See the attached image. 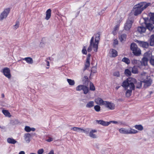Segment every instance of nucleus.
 Here are the masks:
<instances>
[{"mask_svg":"<svg viewBox=\"0 0 154 154\" xmlns=\"http://www.w3.org/2000/svg\"><path fill=\"white\" fill-rule=\"evenodd\" d=\"M135 82V79L132 78H129L125 80L122 83V86L126 90V96L127 97H130L132 90H134V83Z\"/></svg>","mask_w":154,"mask_h":154,"instance_id":"obj_1","label":"nucleus"},{"mask_svg":"<svg viewBox=\"0 0 154 154\" xmlns=\"http://www.w3.org/2000/svg\"><path fill=\"white\" fill-rule=\"evenodd\" d=\"M151 5L150 3L143 2L135 5L133 8L134 15L137 16L141 14L144 10L148 6H150Z\"/></svg>","mask_w":154,"mask_h":154,"instance_id":"obj_2","label":"nucleus"},{"mask_svg":"<svg viewBox=\"0 0 154 154\" xmlns=\"http://www.w3.org/2000/svg\"><path fill=\"white\" fill-rule=\"evenodd\" d=\"M98 44L94 42V37H92L90 40V44L88 47L87 51L88 52H90L92 50H93L94 52L97 51L98 48Z\"/></svg>","mask_w":154,"mask_h":154,"instance_id":"obj_3","label":"nucleus"},{"mask_svg":"<svg viewBox=\"0 0 154 154\" xmlns=\"http://www.w3.org/2000/svg\"><path fill=\"white\" fill-rule=\"evenodd\" d=\"M119 132L122 134H136L138 133V131L130 128L129 129L124 128H121L119 130Z\"/></svg>","mask_w":154,"mask_h":154,"instance_id":"obj_4","label":"nucleus"},{"mask_svg":"<svg viewBox=\"0 0 154 154\" xmlns=\"http://www.w3.org/2000/svg\"><path fill=\"white\" fill-rule=\"evenodd\" d=\"M131 49L133 51L134 54L135 55L139 56L141 54V50L139 48H138L137 45L135 43L131 44Z\"/></svg>","mask_w":154,"mask_h":154,"instance_id":"obj_5","label":"nucleus"},{"mask_svg":"<svg viewBox=\"0 0 154 154\" xmlns=\"http://www.w3.org/2000/svg\"><path fill=\"white\" fill-rule=\"evenodd\" d=\"M152 57V54L151 53L146 52L144 54V57L142 58V61L140 62V63L142 65L145 66L147 64V61L149 59Z\"/></svg>","mask_w":154,"mask_h":154,"instance_id":"obj_6","label":"nucleus"},{"mask_svg":"<svg viewBox=\"0 0 154 154\" xmlns=\"http://www.w3.org/2000/svg\"><path fill=\"white\" fill-rule=\"evenodd\" d=\"M133 21H134L131 18H128L125 24V29L127 31L129 30L131 27Z\"/></svg>","mask_w":154,"mask_h":154,"instance_id":"obj_7","label":"nucleus"},{"mask_svg":"<svg viewBox=\"0 0 154 154\" xmlns=\"http://www.w3.org/2000/svg\"><path fill=\"white\" fill-rule=\"evenodd\" d=\"M10 9L9 8L5 9L0 15V19L2 20L6 18L9 14Z\"/></svg>","mask_w":154,"mask_h":154,"instance_id":"obj_8","label":"nucleus"},{"mask_svg":"<svg viewBox=\"0 0 154 154\" xmlns=\"http://www.w3.org/2000/svg\"><path fill=\"white\" fill-rule=\"evenodd\" d=\"M104 106L109 109L113 110L115 108V105L112 102L108 101H105L104 103Z\"/></svg>","mask_w":154,"mask_h":154,"instance_id":"obj_9","label":"nucleus"},{"mask_svg":"<svg viewBox=\"0 0 154 154\" xmlns=\"http://www.w3.org/2000/svg\"><path fill=\"white\" fill-rule=\"evenodd\" d=\"M2 72L4 75L8 78L10 79L11 78L10 70L9 68L5 67L2 69Z\"/></svg>","mask_w":154,"mask_h":154,"instance_id":"obj_10","label":"nucleus"},{"mask_svg":"<svg viewBox=\"0 0 154 154\" xmlns=\"http://www.w3.org/2000/svg\"><path fill=\"white\" fill-rule=\"evenodd\" d=\"M71 129L72 130L76 131L77 132H83L86 134H87L88 133V132L89 131L90 129L88 128L85 130L79 128L74 127L72 128Z\"/></svg>","mask_w":154,"mask_h":154,"instance_id":"obj_11","label":"nucleus"},{"mask_svg":"<svg viewBox=\"0 0 154 154\" xmlns=\"http://www.w3.org/2000/svg\"><path fill=\"white\" fill-rule=\"evenodd\" d=\"M91 55L89 54L86 59V62L85 63V67L84 68V70H85L88 67H89L90 65Z\"/></svg>","mask_w":154,"mask_h":154,"instance_id":"obj_12","label":"nucleus"},{"mask_svg":"<svg viewBox=\"0 0 154 154\" xmlns=\"http://www.w3.org/2000/svg\"><path fill=\"white\" fill-rule=\"evenodd\" d=\"M95 102L96 103L99 105H104V103L105 101H104L101 98L97 97L95 99Z\"/></svg>","mask_w":154,"mask_h":154,"instance_id":"obj_13","label":"nucleus"},{"mask_svg":"<svg viewBox=\"0 0 154 154\" xmlns=\"http://www.w3.org/2000/svg\"><path fill=\"white\" fill-rule=\"evenodd\" d=\"M97 132L96 130L94 129L91 130L89 133V136L91 138H96L97 137V135L95 134Z\"/></svg>","mask_w":154,"mask_h":154,"instance_id":"obj_14","label":"nucleus"},{"mask_svg":"<svg viewBox=\"0 0 154 154\" xmlns=\"http://www.w3.org/2000/svg\"><path fill=\"white\" fill-rule=\"evenodd\" d=\"M146 30V27L143 26L142 25L139 26L137 28V31L140 34H142L144 33Z\"/></svg>","mask_w":154,"mask_h":154,"instance_id":"obj_15","label":"nucleus"},{"mask_svg":"<svg viewBox=\"0 0 154 154\" xmlns=\"http://www.w3.org/2000/svg\"><path fill=\"white\" fill-rule=\"evenodd\" d=\"M31 135L29 133H26L24 134V138L25 141L27 143H29L30 141Z\"/></svg>","mask_w":154,"mask_h":154,"instance_id":"obj_16","label":"nucleus"},{"mask_svg":"<svg viewBox=\"0 0 154 154\" xmlns=\"http://www.w3.org/2000/svg\"><path fill=\"white\" fill-rule=\"evenodd\" d=\"M97 122L104 126H108L110 124V122H105L103 120H97Z\"/></svg>","mask_w":154,"mask_h":154,"instance_id":"obj_17","label":"nucleus"},{"mask_svg":"<svg viewBox=\"0 0 154 154\" xmlns=\"http://www.w3.org/2000/svg\"><path fill=\"white\" fill-rule=\"evenodd\" d=\"M51 10L50 9H48L46 12V17L45 19L48 20L50 18L51 15Z\"/></svg>","mask_w":154,"mask_h":154,"instance_id":"obj_18","label":"nucleus"},{"mask_svg":"<svg viewBox=\"0 0 154 154\" xmlns=\"http://www.w3.org/2000/svg\"><path fill=\"white\" fill-rule=\"evenodd\" d=\"M110 56L112 57H115L117 55V52L116 50L113 49H111L110 51Z\"/></svg>","mask_w":154,"mask_h":154,"instance_id":"obj_19","label":"nucleus"},{"mask_svg":"<svg viewBox=\"0 0 154 154\" xmlns=\"http://www.w3.org/2000/svg\"><path fill=\"white\" fill-rule=\"evenodd\" d=\"M146 27L149 31H152L154 28V26L151 23H147L146 24Z\"/></svg>","mask_w":154,"mask_h":154,"instance_id":"obj_20","label":"nucleus"},{"mask_svg":"<svg viewBox=\"0 0 154 154\" xmlns=\"http://www.w3.org/2000/svg\"><path fill=\"white\" fill-rule=\"evenodd\" d=\"M139 43L140 46L144 48H147L149 45V43L146 42L140 41Z\"/></svg>","mask_w":154,"mask_h":154,"instance_id":"obj_21","label":"nucleus"},{"mask_svg":"<svg viewBox=\"0 0 154 154\" xmlns=\"http://www.w3.org/2000/svg\"><path fill=\"white\" fill-rule=\"evenodd\" d=\"M148 77H149L148 76L146 73L144 72L141 73V78L143 81L147 79H148Z\"/></svg>","mask_w":154,"mask_h":154,"instance_id":"obj_22","label":"nucleus"},{"mask_svg":"<svg viewBox=\"0 0 154 154\" xmlns=\"http://www.w3.org/2000/svg\"><path fill=\"white\" fill-rule=\"evenodd\" d=\"M134 87L135 86L137 88H140L142 87V82L139 81L137 82L136 81V80L135 79V82L134 83Z\"/></svg>","mask_w":154,"mask_h":154,"instance_id":"obj_23","label":"nucleus"},{"mask_svg":"<svg viewBox=\"0 0 154 154\" xmlns=\"http://www.w3.org/2000/svg\"><path fill=\"white\" fill-rule=\"evenodd\" d=\"M7 142L10 144H14L17 142V141L12 138L9 137L7 139Z\"/></svg>","mask_w":154,"mask_h":154,"instance_id":"obj_24","label":"nucleus"},{"mask_svg":"<svg viewBox=\"0 0 154 154\" xmlns=\"http://www.w3.org/2000/svg\"><path fill=\"white\" fill-rule=\"evenodd\" d=\"M23 60H25L27 63L29 64H32L33 63L32 59L30 57H26L22 59Z\"/></svg>","mask_w":154,"mask_h":154,"instance_id":"obj_25","label":"nucleus"},{"mask_svg":"<svg viewBox=\"0 0 154 154\" xmlns=\"http://www.w3.org/2000/svg\"><path fill=\"white\" fill-rule=\"evenodd\" d=\"M143 81V82L145 83V85L146 86H150L152 82V81L150 79H148Z\"/></svg>","mask_w":154,"mask_h":154,"instance_id":"obj_26","label":"nucleus"},{"mask_svg":"<svg viewBox=\"0 0 154 154\" xmlns=\"http://www.w3.org/2000/svg\"><path fill=\"white\" fill-rule=\"evenodd\" d=\"M119 38L121 42L125 41L126 38V35L125 34H123L119 36Z\"/></svg>","mask_w":154,"mask_h":154,"instance_id":"obj_27","label":"nucleus"},{"mask_svg":"<svg viewBox=\"0 0 154 154\" xmlns=\"http://www.w3.org/2000/svg\"><path fill=\"white\" fill-rule=\"evenodd\" d=\"M131 70V72L134 74H137L138 73V68L136 66H134L133 68H130Z\"/></svg>","mask_w":154,"mask_h":154,"instance_id":"obj_28","label":"nucleus"},{"mask_svg":"<svg viewBox=\"0 0 154 154\" xmlns=\"http://www.w3.org/2000/svg\"><path fill=\"white\" fill-rule=\"evenodd\" d=\"M24 130L27 132H29L31 131H34L35 129L34 128H31L29 126H26L25 127Z\"/></svg>","mask_w":154,"mask_h":154,"instance_id":"obj_29","label":"nucleus"},{"mask_svg":"<svg viewBox=\"0 0 154 154\" xmlns=\"http://www.w3.org/2000/svg\"><path fill=\"white\" fill-rule=\"evenodd\" d=\"M94 103L93 101H90L87 103L86 107L88 108H91L94 106Z\"/></svg>","mask_w":154,"mask_h":154,"instance_id":"obj_30","label":"nucleus"},{"mask_svg":"<svg viewBox=\"0 0 154 154\" xmlns=\"http://www.w3.org/2000/svg\"><path fill=\"white\" fill-rule=\"evenodd\" d=\"M2 112L6 116L8 117L9 118L11 117V115L10 113L8 110L4 109L2 110Z\"/></svg>","mask_w":154,"mask_h":154,"instance_id":"obj_31","label":"nucleus"},{"mask_svg":"<svg viewBox=\"0 0 154 154\" xmlns=\"http://www.w3.org/2000/svg\"><path fill=\"white\" fill-rule=\"evenodd\" d=\"M100 35L99 32L97 33L95 35V42L97 43L98 44H99V40L100 39Z\"/></svg>","mask_w":154,"mask_h":154,"instance_id":"obj_32","label":"nucleus"},{"mask_svg":"<svg viewBox=\"0 0 154 154\" xmlns=\"http://www.w3.org/2000/svg\"><path fill=\"white\" fill-rule=\"evenodd\" d=\"M67 81L69 85L71 86L74 85L75 84V82L74 80L70 79H67Z\"/></svg>","mask_w":154,"mask_h":154,"instance_id":"obj_33","label":"nucleus"},{"mask_svg":"<svg viewBox=\"0 0 154 154\" xmlns=\"http://www.w3.org/2000/svg\"><path fill=\"white\" fill-rule=\"evenodd\" d=\"M82 90L84 92V93L85 94H87L89 91L88 88L86 86L84 85Z\"/></svg>","mask_w":154,"mask_h":154,"instance_id":"obj_34","label":"nucleus"},{"mask_svg":"<svg viewBox=\"0 0 154 154\" xmlns=\"http://www.w3.org/2000/svg\"><path fill=\"white\" fill-rule=\"evenodd\" d=\"M150 44L151 46H154V35L151 36Z\"/></svg>","mask_w":154,"mask_h":154,"instance_id":"obj_35","label":"nucleus"},{"mask_svg":"<svg viewBox=\"0 0 154 154\" xmlns=\"http://www.w3.org/2000/svg\"><path fill=\"white\" fill-rule=\"evenodd\" d=\"M122 61L128 64L130 63V60L129 59L125 57H124L122 59Z\"/></svg>","mask_w":154,"mask_h":154,"instance_id":"obj_36","label":"nucleus"},{"mask_svg":"<svg viewBox=\"0 0 154 154\" xmlns=\"http://www.w3.org/2000/svg\"><path fill=\"white\" fill-rule=\"evenodd\" d=\"M135 128L139 131H142L143 129V127L141 125H136L134 126Z\"/></svg>","mask_w":154,"mask_h":154,"instance_id":"obj_37","label":"nucleus"},{"mask_svg":"<svg viewBox=\"0 0 154 154\" xmlns=\"http://www.w3.org/2000/svg\"><path fill=\"white\" fill-rule=\"evenodd\" d=\"M89 86L90 90L92 91H95V88L92 82H90Z\"/></svg>","mask_w":154,"mask_h":154,"instance_id":"obj_38","label":"nucleus"},{"mask_svg":"<svg viewBox=\"0 0 154 154\" xmlns=\"http://www.w3.org/2000/svg\"><path fill=\"white\" fill-rule=\"evenodd\" d=\"M125 74L127 76H130L131 75V71L128 69H126L125 71Z\"/></svg>","mask_w":154,"mask_h":154,"instance_id":"obj_39","label":"nucleus"},{"mask_svg":"<svg viewBox=\"0 0 154 154\" xmlns=\"http://www.w3.org/2000/svg\"><path fill=\"white\" fill-rule=\"evenodd\" d=\"M83 85H79L77 86L76 88V91H80L83 90V88L84 87Z\"/></svg>","mask_w":154,"mask_h":154,"instance_id":"obj_40","label":"nucleus"},{"mask_svg":"<svg viewBox=\"0 0 154 154\" xmlns=\"http://www.w3.org/2000/svg\"><path fill=\"white\" fill-rule=\"evenodd\" d=\"M94 109L97 112H100V110L101 107L98 105H96L94 106Z\"/></svg>","mask_w":154,"mask_h":154,"instance_id":"obj_41","label":"nucleus"},{"mask_svg":"<svg viewBox=\"0 0 154 154\" xmlns=\"http://www.w3.org/2000/svg\"><path fill=\"white\" fill-rule=\"evenodd\" d=\"M19 21H17L16 23V24L13 26V29L14 30H16L17 29L19 26Z\"/></svg>","mask_w":154,"mask_h":154,"instance_id":"obj_42","label":"nucleus"},{"mask_svg":"<svg viewBox=\"0 0 154 154\" xmlns=\"http://www.w3.org/2000/svg\"><path fill=\"white\" fill-rule=\"evenodd\" d=\"M150 20L154 24V13L150 15Z\"/></svg>","mask_w":154,"mask_h":154,"instance_id":"obj_43","label":"nucleus"},{"mask_svg":"<svg viewBox=\"0 0 154 154\" xmlns=\"http://www.w3.org/2000/svg\"><path fill=\"white\" fill-rule=\"evenodd\" d=\"M132 63L133 64H138L140 63V61L139 60L134 59L132 60Z\"/></svg>","mask_w":154,"mask_h":154,"instance_id":"obj_44","label":"nucleus"},{"mask_svg":"<svg viewBox=\"0 0 154 154\" xmlns=\"http://www.w3.org/2000/svg\"><path fill=\"white\" fill-rule=\"evenodd\" d=\"M96 72H97V68H96V67H95V66L93 67L92 68V69H91V74L92 73H95Z\"/></svg>","mask_w":154,"mask_h":154,"instance_id":"obj_45","label":"nucleus"},{"mask_svg":"<svg viewBox=\"0 0 154 154\" xmlns=\"http://www.w3.org/2000/svg\"><path fill=\"white\" fill-rule=\"evenodd\" d=\"M150 59V62L152 65H154V57H152L149 59Z\"/></svg>","mask_w":154,"mask_h":154,"instance_id":"obj_46","label":"nucleus"},{"mask_svg":"<svg viewBox=\"0 0 154 154\" xmlns=\"http://www.w3.org/2000/svg\"><path fill=\"white\" fill-rule=\"evenodd\" d=\"M113 75L116 77H119L120 76V73L119 71H116L113 73Z\"/></svg>","mask_w":154,"mask_h":154,"instance_id":"obj_47","label":"nucleus"},{"mask_svg":"<svg viewBox=\"0 0 154 154\" xmlns=\"http://www.w3.org/2000/svg\"><path fill=\"white\" fill-rule=\"evenodd\" d=\"M82 53L84 54H86L87 53V51L86 50V48L85 47H84L82 51Z\"/></svg>","mask_w":154,"mask_h":154,"instance_id":"obj_48","label":"nucleus"},{"mask_svg":"<svg viewBox=\"0 0 154 154\" xmlns=\"http://www.w3.org/2000/svg\"><path fill=\"white\" fill-rule=\"evenodd\" d=\"M44 152V149H41L38 150L37 153L38 154H42Z\"/></svg>","mask_w":154,"mask_h":154,"instance_id":"obj_49","label":"nucleus"},{"mask_svg":"<svg viewBox=\"0 0 154 154\" xmlns=\"http://www.w3.org/2000/svg\"><path fill=\"white\" fill-rule=\"evenodd\" d=\"M118 44V41L117 40L115 39L114 40L113 45L115 46Z\"/></svg>","mask_w":154,"mask_h":154,"instance_id":"obj_50","label":"nucleus"},{"mask_svg":"<svg viewBox=\"0 0 154 154\" xmlns=\"http://www.w3.org/2000/svg\"><path fill=\"white\" fill-rule=\"evenodd\" d=\"M119 25H116L115 27L114 28V30L116 31V30H117L118 28L119 27Z\"/></svg>","mask_w":154,"mask_h":154,"instance_id":"obj_51","label":"nucleus"},{"mask_svg":"<svg viewBox=\"0 0 154 154\" xmlns=\"http://www.w3.org/2000/svg\"><path fill=\"white\" fill-rule=\"evenodd\" d=\"M84 78L86 80V82L87 83V84H88V77H87V76H85L84 77Z\"/></svg>","mask_w":154,"mask_h":154,"instance_id":"obj_52","label":"nucleus"},{"mask_svg":"<svg viewBox=\"0 0 154 154\" xmlns=\"http://www.w3.org/2000/svg\"><path fill=\"white\" fill-rule=\"evenodd\" d=\"M109 122H110V123H113L114 124H115L118 123V122L117 121H110Z\"/></svg>","mask_w":154,"mask_h":154,"instance_id":"obj_53","label":"nucleus"},{"mask_svg":"<svg viewBox=\"0 0 154 154\" xmlns=\"http://www.w3.org/2000/svg\"><path fill=\"white\" fill-rule=\"evenodd\" d=\"M53 140V139L51 137H49L48 139L46 141L48 142H50Z\"/></svg>","mask_w":154,"mask_h":154,"instance_id":"obj_54","label":"nucleus"},{"mask_svg":"<svg viewBox=\"0 0 154 154\" xmlns=\"http://www.w3.org/2000/svg\"><path fill=\"white\" fill-rule=\"evenodd\" d=\"M19 154H25V153L24 151H21L19 152Z\"/></svg>","mask_w":154,"mask_h":154,"instance_id":"obj_55","label":"nucleus"},{"mask_svg":"<svg viewBox=\"0 0 154 154\" xmlns=\"http://www.w3.org/2000/svg\"><path fill=\"white\" fill-rule=\"evenodd\" d=\"M46 62H47V65L48 66H50V63H49V61H47V60H46Z\"/></svg>","mask_w":154,"mask_h":154,"instance_id":"obj_56","label":"nucleus"},{"mask_svg":"<svg viewBox=\"0 0 154 154\" xmlns=\"http://www.w3.org/2000/svg\"><path fill=\"white\" fill-rule=\"evenodd\" d=\"M1 96H2V98H4V97H5V96H4V95L3 94H2L1 95Z\"/></svg>","mask_w":154,"mask_h":154,"instance_id":"obj_57","label":"nucleus"},{"mask_svg":"<svg viewBox=\"0 0 154 154\" xmlns=\"http://www.w3.org/2000/svg\"><path fill=\"white\" fill-rule=\"evenodd\" d=\"M30 154H36L34 153H30Z\"/></svg>","mask_w":154,"mask_h":154,"instance_id":"obj_58","label":"nucleus"},{"mask_svg":"<svg viewBox=\"0 0 154 154\" xmlns=\"http://www.w3.org/2000/svg\"><path fill=\"white\" fill-rule=\"evenodd\" d=\"M46 68H47V69H48V68H49V67H46Z\"/></svg>","mask_w":154,"mask_h":154,"instance_id":"obj_59","label":"nucleus"},{"mask_svg":"<svg viewBox=\"0 0 154 154\" xmlns=\"http://www.w3.org/2000/svg\"><path fill=\"white\" fill-rule=\"evenodd\" d=\"M0 128H2L0 126Z\"/></svg>","mask_w":154,"mask_h":154,"instance_id":"obj_60","label":"nucleus"},{"mask_svg":"<svg viewBox=\"0 0 154 154\" xmlns=\"http://www.w3.org/2000/svg\"><path fill=\"white\" fill-rule=\"evenodd\" d=\"M117 88V89H118V88Z\"/></svg>","mask_w":154,"mask_h":154,"instance_id":"obj_61","label":"nucleus"}]
</instances>
